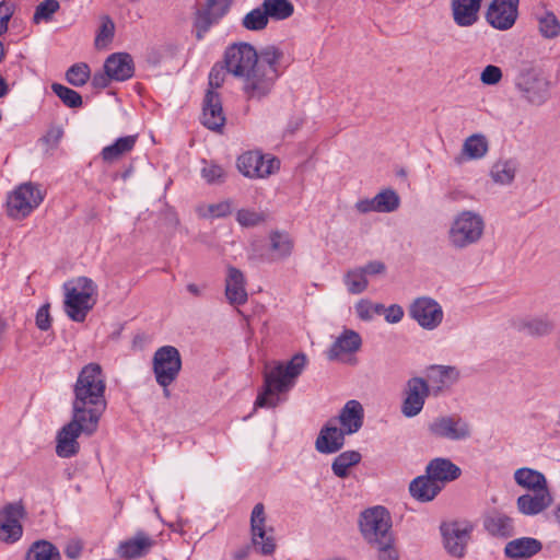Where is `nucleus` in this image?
I'll list each match as a JSON object with an SVG mask.
<instances>
[{
	"instance_id": "1",
	"label": "nucleus",
	"mask_w": 560,
	"mask_h": 560,
	"mask_svg": "<svg viewBox=\"0 0 560 560\" xmlns=\"http://www.w3.org/2000/svg\"><path fill=\"white\" fill-rule=\"evenodd\" d=\"M106 378L98 363H89L79 372L73 385L72 413L100 423L106 410Z\"/></svg>"
},
{
	"instance_id": "2",
	"label": "nucleus",
	"mask_w": 560,
	"mask_h": 560,
	"mask_svg": "<svg viewBox=\"0 0 560 560\" xmlns=\"http://www.w3.org/2000/svg\"><path fill=\"white\" fill-rule=\"evenodd\" d=\"M307 359L303 353L295 354L287 363H277L266 366L264 372V389L257 396L256 407L275 408L280 401V395L288 393L303 372Z\"/></svg>"
},
{
	"instance_id": "3",
	"label": "nucleus",
	"mask_w": 560,
	"mask_h": 560,
	"mask_svg": "<svg viewBox=\"0 0 560 560\" xmlns=\"http://www.w3.org/2000/svg\"><path fill=\"white\" fill-rule=\"evenodd\" d=\"M224 67L228 73L242 81V90L249 100H261L257 68V51L247 43L229 46L224 52Z\"/></svg>"
},
{
	"instance_id": "4",
	"label": "nucleus",
	"mask_w": 560,
	"mask_h": 560,
	"mask_svg": "<svg viewBox=\"0 0 560 560\" xmlns=\"http://www.w3.org/2000/svg\"><path fill=\"white\" fill-rule=\"evenodd\" d=\"M486 222L479 212L462 210L451 220L446 232L448 246L454 250H464L477 245L483 237Z\"/></svg>"
},
{
	"instance_id": "5",
	"label": "nucleus",
	"mask_w": 560,
	"mask_h": 560,
	"mask_svg": "<svg viewBox=\"0 0 560 560\" xmlns=\"http://www.w3.org/2000/svg\"><path fill=\"white\" fill-rule=\"evenodd\" d=\"M514 84L522 100L533 106H541L550 98L551 82L540 66L523 61L517 70Z\"/></svg>"
},
{
	"instance_id": "6",
	"label": "nucleus",
	"mask_w": 560,
	"mask_h": 560,
	"mask_svg": "<svg viewBox=\"0 0 560 560\" xmlns=\"http://www.w3.org/2000/svg\"><path fill=\"white\" fill-rule=\"evenodd\" d=\"M65 291L66 314L73 322H84L88 313L94 305L92 296L96 292L95 283L90 278L79 277L70 282L65 283Z\"/></svg>"
},
{
	"instance_id": "7",
	"label": "nucleus",
	"mask_w": 560,
	"mask_h": 560,
	"mask_svg": "<svg viewBox=\"0 0 560 560\" xmlns=\"http://www.w3.org/2000/svg\"><path fill=\"white\" fill-rule=\"evenodd\" d=\"M97 422H91L88 418L72 413L71 420L57 433L56 454L61 458L75 456L80 451L78 438L82 433L91 436L97 431Z\"/></svg>"
},
{
	"instance_id": "8",
	"label": "nucleus",
	"mask_w": 560,
	"mask_h": 560,
	"mask_svg": "<svg viewBox=\"0 0 560 560\" xmlns=\"http://www.w3.org/2000/svg\"><path fill=\"white\" fill-rule=\"evenodd\" d=\"M360 533L369 546L394 537L392 517L383 506L366 509L359 520Z\"/></svg>"
},
{
	"instance_id": "9",
	"label": "nucleus",
	"mask_w": 560,
	"mask_h": 560,
	"mask_svg": "<svg viewBox=\"0 0 560 560\" xmlns=\"http://www.w3.org/2000/svg\"><path fill=\"white\" fill-rule=\"evenodd\" d=\"M152 368L156 383L164 388L167 396V387L177 378L182 369L179 351L173 346L159 348L153 354Z\"/></svg>"
},
{
	"instance_id": "10",
	"label": "nucleus",
	"mask_w": 560,
	"mask_h": 560,
	"mask_svg": "<svg viewBox=\"0 0 560 560\" xmlns=\"http://www.w3.org/2000/svg\"><path fill=\"white\" fill-rule=\"evenodd\" d=\"M44 200L38 185L24 183L20 185L7 201L8 215L13 219H24Z\"/></svg>"
},
{
	"instance_id": "11",
	"label": "nucleus",
	"mask_w": 560,
	"mask_h": 560,
	"mask_svg": "<svg viewBox=\"0 0 560 560\" xmlns=\"http://www.w3.org/2000/svg\"><path fill=\"white\" fill-rule=\"evenodd\" d=\"M430 435L448 441H465L471 436V425L458 415H446L434 418L428 424Z\"/></svg>"
},
{
	"instance_id": "12",
	"label": "nucleus",
	"mask_w": 560,
	"mask_h": 560,
	"mask_svg": "<svg viewBox=\"0 0 560 560\" xmlns=\"http://www.w3.org/2000/svg\"><path fill=\"white\" fill-rule=\"evenodd\" d=\"M440 529L446 551L452 557H464L474 526L467 521H453L443 523Z\"/></svg>"
},
{
	"instance_id": "13",
	"label": "nucleus",
	"mask_w": 560,
	"mask_h": 560,
	"mask_svg": "<svg viewBox=\"0 0 560 560\" xmlns=\"http://www.w3.org/2000/svg\"><path fill=\"white\" fill-rule=\"evenodd\" d=\"M237 168L248 178H266L279 171L280 161L257 151H249L237 159Z\"/></svg>"
},
{
	"instance_id": "14",
	"label": "nucleus",
	"mask_w": 560,
	"mask_h": 560,
	"mask_svg": "<svg viewBox=\"0 0 560 560\" xmlns=\"http://www.w3.org/2000/svg\"><path fill=\"white\" fill-rule=\"evenodd\" d=\"M408 312L410 317L425 330L438 328L444 317V312L440 303L430 296L415 299Z\"/></svg>"
},
{
	"instance_id": "15",
	"label": "nucleus",
	"mask_w": 560,
	"mask_h": 560,
	"mask_svg": "<svg viewBox=\"0 0 560 560\" xmlns=\"http://www.w3.org/2000/svg\"><path fill=\"white\" fill-rule=\"evenodd\" d=\"M250 532L253 546L264 556L272 555L276 550L273 529L266 528V513L262 503H257L250 514Z\"/></svg>"
},
{
	"instance_id": "16",
	"label": "nucleus",
	"mask_w": 560,
	"mask_h": 560,
	"mask_svg": "<svg viewBox=\"0 0 560 560\" xmlns=\"http://www.w3.org/2000/svg\"><path fill=\"white\" fill-rule=\"evenodd\" d=\"M362 338L353 329L345 328L326 351L329 361L354 364L353 355L361 349Z\"/></svg>"
},
{
	"instance_id": "17",
	"label": "nucleus",
	"mask_w": 560,
	"mask_h": 560,
	"mask_svg": "<svg viewBox=\"0 0 560 560\" xmlns=\"http://www.w3.org/2000/svg\"><path fill=\"white\" fill-rule=\"evenodd\" d=\"M428 381L422 377L408 380L405 389V398L401 405V413L407 418L418 416L423 409L425 399L430 395Z\"/></svg>"
},
{
	"instance_id": "18",
	"label": "nucleus",
	"mask_w": 560,
	"mask_h": 560,
	"mask_svg": "<svg viewBox=\"0 0 560 560\" xmlns=\"http://www.w3.org/2000/svg\"><path fill=\"white\" fill-rule=\"evenodd\" d=\"M281 54L275 47L265 48L259 55L257 54V68L260 85L262 86V97H266L273 88L279 77L277 65Z\"/></svg>"
},
{
	"instance_id": "19",
	"label": "nucleus",
	"mask_w": 560,
	"mask_h": 560,
	"mask_svg": "<svg viewBox=\"0 0 560 560\" xmlns=\"http://www.w3.org/2000/svg\"><path fill=\"white\" fill-rule=\"evenodd\" d=\"M230 4L231 0H207L206 7L198 10L195 19L198 39H202L210 27L226 14Z\"/></svg>"
},
{
	"instance_id": "20",
	"label": "nucleus",
	"mask_w": 560,
	"mask_h": 560,
	"mask_svg": "<svg viewBox=\"0 0 560 560\" xmlns=\"http://www.w3.org/2000/svg\"><path fill=\"white\" fill-rule=\"evenodd\" d=\"M155 545L154 537L138 530L132 537L119 542L117 555L125 560L139 559L147 556Z\"/></svg>"
},
{
	"instance_id": "21",
	"label": "nucleus",
	"mask_w": 560,
	"mask_h": 560,
	"mask_svg": "<svg viewBox=\"0 0 560 560\" xmlns=\"http://www.w3.org/2000/svg\"><path fill=\"white\" fill-rule=\"evenodd\" d=\"M518 0H493L487 12V21L498 30H509L517 18Z\"/></svg>"
},
{
	"instance_id": "22",
	"label": "nucleus",
	"mask_w": 560,
	"mask_h": 560,
	"mask_svg": "<svg viewBox=\"0 0 560 560\" xmlns=\"http://www.w3.org/2000/svg\"><path fill=\"white\" fill-rule=\"evenodd\" d=\"M346 435L348 434L337 427L336 419H330L320 429L315 441V448L322 454L337 453L343 447Z\"/></svg>"
},
{
	"instance_id": "23",
	"label": "nucleus",
	"mask_w": 560,
	"mask_h": 560,
	"mask_svg": "<svg viewBox=\"0 0 560 560\" xmlns=\"http://www.w3.org/2000/svg\"><path fill=\"white\" fill-rule=\"evenodd\" d=\"M552 502L550 489L527 491L516 499V509L522 515L535 516L546 511Z\"/></svg>"
},
{
	"instance_id": "24",
	"label": "nucleus",
	"mask_w": 560,
	"mask_h": 560,
	"mask_svg": "<svg viewBox=\"0 0 560 560\" xmlns=\"http://www.w3.org/2000/svg\"><path fill=\"white\" fill-rule=\"evenodd\" d=\"M201 122L205 127L213 131H221L225 124L220 95L208 90L203 100Z\"/></svg>"
},
{
	"instance_id": "25",
	"label": "nucleus",
	"mask_w": 560,
	"mask_h": 560,
	"mask_svg": "<svg viewBox=\"0 0 560 560\" xmlns=\"http://www.w3.org/2000/svg\"><path fill=\"white\" fill-rule=\"evenodd\" d=\"M482 524L485 530L494 538L508 539L515 534L514 518L501 511L487 513Z\"/></svg>"
},
{
	"instance_id": "26",
	"label": "nucleus",
	"mask_w": 560,
	"mask_h": 560,
	"mask_svg": "<svg viewBox=\"0 0 560 560\" xmlns=\"http://www.w3.org/2000/svg\"><path fill=\"white\" fill-rule=\"evenodd\" d=\"M225 296L231 305H243L248 299L245 289V277L240 269L233 266L228 267L225 277Z\"/></svg>"
},
{
	"instance_id": "27",
	"label": "nucleus",
	"mask_w": 560,
	"mask_h": 560,
	"mask_svg": "<svg viewBox=\"0 0 560 560\" xmlns=\"http://www.w3.org/2000/svg\"><path fill=\"white\" fill-rule=\"evenodd\" d=\"M364 410L362 405L354 399L346 402L339 412L336 422L340 423V428L348 434L357 433L363 425Z\"/></svg>"
},
{
	"instance_id": "28",
	"label": "nucleus",
	"mask_w": 560,
	"mask_h": 560,
	"mask_svg": "<svg viewBox=\"0 0 560 560\" xmlns=\"http://www.w3.org/2000/svg\"><path fill=\"white\" fill-rule=\"evenodd\" d=\"M459 371L450 365H431L428 370V380L431 383L430 390L439 395L459 380Z\"/></svg>"
},
{
	"instance_id": "29",
	"label": "nucleus",
	"mask_w": 560,
	"mask_h": 560,
	"mask_svg": "<svg viewBox=\"0 0 560 560\" xmlns=\"http://www.w3.org/2000/svg\"><path fill=\"white\" fill-rule=\"evenodd\" d=\"M104 70L114 81H126L133 74V60L127 52H115L105 60Z\"/></svg>"
},
{
	"instance_id": "30",
	"label": "nucleus",
	"mask_w": 560,
	"mask_h": 560,
	"mask_svg": "<svg viewBox=\"0 0 560 560\" xmlns=\"http://www.w3.org/2000/svg\"><path fill=\"white\" fill-rule=\"evenodd\" d=\"M542 549V544L533 537H521L510 540L504 547V555L509 559H528Z\"/></svg>"
},
{
	"instance_id": "31",
	"label": "nucleus",
	"mask_w": 560,
	"mask_h": 560,
	"mask_svg": "<svg viewBox=\"0 0 560 560\" xmlns=\"http://www.w3.org/2000/svg\"><path fill=\"white\" fill-rule=\"evenodd\" d=\"M425 472L443 487L445 482L453 481L460 476V468L448 458L438 457L428 464Z\"/></svg>"
},
{
	"instance_id": "32",
	"label": "nucleus",
	"mask_w": 560,
	"mask_h": 560,
	"mask_svg": "<svg viewBox=\"0 0 560 560\" xmlns=\"http://www.w3.org/2000/svg\"><path fill=\"white\" fill-rule=\"evenodd\" d=\"M482 0H452V11L458 26H471L478 20Z\"/></svg>"
},
{
	"instance_id": "33",
	"label": "nucleus",
	"mask_w": 560,
	"mask_h": 560,
	"mask_svg": "<svg viewBox=\"0 0 560 560\" xmlns=\"http://www.w3.org/2000/svg\"><path fill=\"white\" fill-rule=\"evenodd\" d=\"M442 490V485H438L428 474L415 478L409 485L410 495L420 502L432 501Z\"/></svg>"
},
{
	"instance_id": "34",
	"label": "nucleus",
	"mask_w": 560,
	"mask_h": 560,
	"mask_svg": "<svg viewBox=\"0 0 560 560\" xmlns=\"http://www.w3.org/2000/svg\"><path fill=\"white\" fill-rule=\"evenodd\" d=\"M514 481L527 491L549 489L545 475L536 469L522 467L514 471Z\"/></svg>"
},
{
	"instance_id": "35",
	"label": "nucleus",
	"mask_w": 560,
	"mask_h": 560,
	"mask_svg": "<svg viewBox=\"0 0 560 560\" xmlns=\"http://www.w3.org/2000/svg\"><path fill=\"white\" fill-rule=\"evenodd\" d=\"M137 142V136H126L118 138L113 144L103 148L102 159L112 163L120 159L124 154L130 152Z\"/></svg>"
},
{
	"instance_id": "36",
	"label": "nucleus",
	"mask_w": 560,
	"mask_h": 560,
	"mask_svg": "<svg viewBox=\"0 0 560 560\" xmlns=\"http://www.w3.org/2000/svg\"><path fill=\"white\" fill-rule=\"evenodd\" d=\"M25 560H61V555L50 541L36 540L26 551Z\"/></svg>"
},
{
	"instance_id": "37",
	"label": "nucleus",
	"mask_w": 560,
	"mask_h": 560,
	"mask_svg": "<svg viewBox=\"0 0 560 560\" xmlns=\"http://www.w3.org/2000/svg\"><path fill=\"white\" fill-rule=\"evenodd\" d=\"M489 150V143L486 136L475 133L465 139L462 153L469 160L482 159Z\"/></svg>"
},
{
	"instance_id": "38",
	"label": "nucleus",
	"mask_w": 560,
	"mask_h": 560,
	"mask_svg": "<svg viewBox=\"0 0 560 560\" xmlns=\"http://www.w3.org/2000/svg\"><path fill=\"white\" fill-rule=\"evenodd\" d=\"M362 459L358 451H345L340 453L331 464V470L339 478H347L349 469L357 466Z\"/></svg>"
},
{
	"instance_id": "39",
	"label": "nucleus",
	"mask_w": 560,
	"mask_h": 560,
	"mask_svg": "<svg viewBox=\"0 0 560 560\" xmlns=\"http://www.w3.org/2000/svg\"><path fill=\"white\" fill-rule=\"evenodd\" d=\"M261 7L268 18L275 21L287 20L294 12V7L289 0H262Z\"/></svg>"
},
{
	"instance_id": "40",
	"label": "nucleus",
	"mask_w": 560,
	"mask_h": 560,
	"mask_svg": "<svg viewBox=\"0 0 560 560\" xmlns=\"http://www.w3.org/2000/svg\"><path fill=\"white\" fill-rule=\"evenodd\" d=\"M234 209V202L230 199L217 203H203L197 208L199 217L205 219H220L229 215Z\"/></svg>"
},
{
	"instance_id": "41",
	"label": "nucleus",
	"mask_w": 560,
	"mask_h": 560,
	"mask_svg": "<svg viewBox=\"0 0 560 560\" xmlns=\"http://www.w3.org/2000/svg\"><path fill=\"white\" fill-rule=\"evenodd\" d=\"M490 174L494 183L509 185L514 180L516 164L512 160L498 161L492 166Z\"/></svg>"
},
{
	"instance_id": "42",
	"label": "nucleus",
	"mask_w": 560,
	"mask_h": 560,
	"mask_svg": "<svg viewBox=\"0 0 560 560\" xmlns=\"http://www.w3.org/2000/svg\"><path fill=\"white\" fill-rule=\"evenodd\" d=\"M370 547L375 551V560H400L395 536Z\"/></svg>"
},
{
	"instance_id": "43",
	"label": "nucleus",
	"mask_w": 560,
	"mask_h": 560,
	"mask_svg": "<svg viewBox=\"0 0 560 560\" xmlns=\"http://www.w3.org/2000/svg\"><path fill=\"white\" fill-rule=\"evenodd\" d=\"M345 284L351 294H360L366 290L369 281L364 271L358 267L347 271Z\"/></svg>"
},
{
	"instance_id": "44",
	"label": "nucleus",
	"mask_w": 560,
	"mask_h": 560,
	"mask_svg": "<svg viewBox=\"0 0 560 560\" xmlns=\"http://www.w3.org/2000/svg\"><path fill=\"white\" fill-rule=\"evenodd\" d=\"M538 28L542 37L551 39L560 35V22L550 11L538 18Z\"/></svg>"
},
{
	"instance_id": "45",
	"label": "nucleus",
	"mask_w": 560,
	"mask_h": 560,
	"mask_svg": "<svg viewBox=\"0 0 560 560\" xmlns=\"http://www.w3.org/2000/svg\"><path fill=\"white\" fill-rule=\"evenodd\" d=\"M380 213L394 212L399 208L400 198L393 189H384L375 196Z\"/></svg>"
},
{
	"instance_id": "46",
	"label": "nucleus",
	"mask_w": 560,
	"mask_h": 560,
	"mask_svg": "<svg viewBox=\"0 0 560 560\" xmlns=\"http://www.w3.org/2000/svg\"><path fill=\"white\" fill-rule=\"evenodd\" d=\"M269 18L264 8L249 11L242 20V25L248 31H261L267 27Z\"/></svg>"
},
{
	"instance_id": "47",
	"label": "nucleus",
	"mask_w": 560,
	"mask_h": 560,
	"mask_svg": "<svg viewBox=\"0 0 560 560\" xmlns=\"http://www.w3.org/2000/svg\"><path fill=\"white\" fill-rule=\"evenodd\" d=\"M51 90L66 106L78 108L82 105V96L77 91L60 83H52Z\"/></svg>"
},
{
	"instance_id": "48",
	"label": "nucleus",
	"mask_w": 560,
	"mask_h": 560,
	"mask_svg": "<svg viewBox=\"0 0 560 560\" xmlns=\"http://www.w3.org/2000/svg\"><path fill=\"white\" fill-rule=\"evenodd\" d=\"M271 248L277 253L278 258H285L291 255L293 243L288 234L273 232L270 235Z\"/></svg>"
},
{
	"instance_id": "49",
	"label": "nucleus",
	"mask_w": 560,
	"mask_h": 560,
	"mask_svg": "<svg viewBox=\"0 0 560 560\" xmlns=\"http://www.w3.org/2000/svg\"><path fill=\"white\" fill-rule=\"evenodd\" d=\"M266 218L267 215L264 212L248 208L240 209L236 212V221L244 228L256 226L265 222Z\"/></svg>"
},
{
	"instance_id": "50",
	"label": "nucleus",
	"mask_w": 560,
	"mask_h": 560,
	"mask_svg": "<svg viewBox=\"0 0 560 560\" xmlns=\"http://www.w3.org/2000/svg\"><path fill=\"white\" fill-rule=\"evenodd\" d=\"M90 68L86 63H75L68 69L66 79L73 86H82L90 79Z\"/></svg>"
},
{
	"instance_id": "51",
	"label": "nucleus",
	"mask_w": 560,
	"mask_h": 560,
	"mask_svg": "<svg viewBox=\"0 0 560 560\" xmlns=\"http://www.w3.org/2000/svg\"><path fill=\"white\" fill-rule=\"evenodd\" d=\"M59 8L60 5L57 0H44L36 7L33 15V22L39 24L43 21H50Z\"/></svg>"
},
{
	"instance_id": "52",
	"label": "nucleus",
	"mask_w": 560,
	"mask_h": 560,
	"mask_svg": "<svg viewBox=\"0 0 560 560\" xmlns=\"http://www.w3.org/2000/svg\"><path fill=\"white\" fill-rule=\"evenodd\" d=\"M524 327L532 336H546L552 330L553 324L547 317H535L528 319Z\"/></svg>"
},
{
	"instance_id": "53",
	"label": "nucleus",
	"mask_w": 560,
	"mask_h": 560,
	"mask_svg": "<svg viewBox=\"0 0 560 560\" xmlns=\"http://www.w3.org/2000/svg\"><path fill=\"white\" fill-rule=\"evenodd\" d=\"M0 516L3 517V523L21 524V520L25 516V509L22 502L8 503L1 509Z\"/></svg>"
},
{
	"instance_id": "54",
	"label": "nucleus",
	"mask_w": 560,
	"mask_h": 560,
	"mask_svg": "<svg viewBox=\"0 0 560 560\" xmlns=\"http://www.w3.org/2000/svg\"><path fill=\"white\" fill-rule=\"evenodd\" d=\"M22 535V524H10L3 522L0 524V541L5 544H14L21 539Z\"/></svg>"
},
{
	"instance_id": "55",
	"label": "nucleus",
	"mask_w": 560,
	"mask_h": 560,
	"mask_svg": "<svg viewBox=\"0 0 560 560\" xmlns=\"http://www.w3.org/2000/svg\"><path fill=\"white\" fill-rule=\"evenodd\" d=\"M201 176L210 185L221 184L225 179V171L218 164L205 163L201 168Z\"/></svg>"
},
{
	"instance_id": "56",
	"label": "nucleus",
	"mask_w": 560,
	"mask_h": 560,
	"mask_svg": "<svg viewBox=\"0 0 560 560\" xmlns=\"http://www.w3.org/2000/svg\"><path fill=\"white\" fill-rule=\"evenodd\" d=\"M115 24L109 16H105L102 20V25L95 38L96 47L106 46L114 37Z\"/></svg>"
},
{
	"instance_id": "57",
	"label": "nucleus",
	"mask_w": 560,
	"mask_h": 560,
	"mask_svg": "<svg viewBox=\"0 0 560 560\" xmlns=\"http://www.w3.org/2000/svg\"><path fill=\"white\" fill-rule=\"evenodd\" d=\"M503 73L498 66L488 65L480 73V81L485 85H495L502 80Z\"/></svg>"
},
{
	"instance_id": "58",
	"label": "nucleus",
	"mask_w": 560,
	"mask_h": 560,
	"mask_svg": "<svg viewBox=\"0 0 560 560\" xmlns=\"http://www.w3.org/2000/svg\"><path fill=\"white\" fill-rule=\"evenodd\" d=\"M355 313L361 320H371L374 318L373 314V302L370 300H360L355 304Z\"/></svg>"
},
{
	"instance_id": "59",
	"label": "nucleus",
	"mask_w": 560,
	"mask_h": 560,
	"mask_svg": "<svg viewBox=\"0 0 560 560\" xmlns=\"http://www.w3.org/2000/svg\"><path fill=\"white\" fill-rule=\"evenodd\" d=\"M225 67H222V66H218L215 65L210 73H209V85H210V90L213 91V89H218L220 88L223 82H224V78H225V72L226 70H224Z\"/></svg>"
},
{
	"instance_id": "60",
	"label": "nucleus",
	"mask_w": 560,
	"mask_h": 560,
	"mask_svg": "<svg viewBox=\"0 0 560 560\" xmlns=\"http://www.w3.org/2000/svg\"><path fill=\"white\" fill-rule=\"evenodd\" d=\"M36 326L40 330H48L50 328L49 304L40 306L36 313Z\"/></svg>"
},
{
	"instance_id": "61",
	"label": "nucleus",
	"mask_w": 560,
	"mask_h": 560,
	"mask_svg": "<svg viewBox=\"0 0 560 560\" xmlns=\"http://www.w3.org/2000/svg\"><path fill=\"white\" fill-rule=\"evenodd\" d=\"M404 314V310L400 305L392 304L388 307H386L384 316L387 323L397 324L402 319Z\"/></svg>"
},
{
	"instance_id": "62",
	"label": "nucleus",
	"mask_w": 560,
	"mask_h": 560,
	"mask_svg": "<svg viewBox=\"0 0 560 560\" xmlns=\"http://www.w3.org/2000/svg\"><path fill=\"white\" fill-rule=\"evenodd\" d=\"M360 268L364 271L365 276H368V275L377 276V275H382L386 271L385 264L380 260L369 261L366 265H364Z\"/></svg>"
},
{
	"instance_id": "63",
	"label": "nucleus",
	"mask_w": 560,
	"mask_h": 560,
	"mask_svg": "<svg viewBox=\"0 0 560 560\" xmlns=\"http://www.w3.org/2000/svg\"><path fill=\"white\" fill-rule=\"evenodd\" d=\"M355 209L360 213H369V212H378L377 203L375 201V197L371 199H361L358 200L354 205Z\"/></svg>"
},
{
	"instance_id": "64",
	"label": "nucleus",
	"mask_w": 560,
	"mask_h": 560,
	"mask_svg": "<svg viewBox=\"0 0 560 560\" xmlns=\"http://www.w3.org/2000/svg\"><path fill=\"white\" fill-rule=\"evenodd\" d=\"M114 81L107 71L97 72L92 77V85L97 89H105Z\"/></svg>"
}]
</instances>
